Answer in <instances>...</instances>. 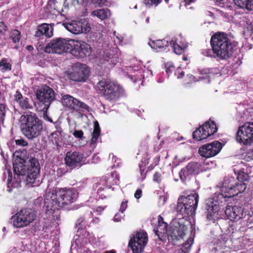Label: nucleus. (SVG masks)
<instances>
[{"label":"nucleus","mask_w":253,"mask_h":253,"mask_svg":"<svg viewBox=\"0 0 253 253\" xmlns=\"http://www.w3.org/2000/svg\"><path fill=\"white\" fill-rule=\"evenodd\" d=\"M48 194L51 197V201L46 207V213L51 214L56 219L58 214H53L57 213L60 208L74 202L78 197L77 191H49Z\"/></svg>","instance_id":"1"},{"label":"nucleus","mask_w":253,"mask_h":253,"mask_svg":"<svg viewBox=\"0 0 253 253\" xmlns=\"http://www.w3.org/2000/svg\"><path fill=\"white\" fill-rule=\"evenodd\" d=\"M211 43L214 53L222 59H226L232 55L235 46L224 33L214 34Z\"/></svg>","instance_id":"2"},{"label":"nucleus","mask_w":253,"mask_h":253,"mask_svg":"<svg viewBox=\"0 0 253 253\" xmlns=\"http://www.w3.org/2000/svg\"><path fill=\"white\" fill-rule=\"evenodd\" d=\"M20 121L25 126L22 131L27 138L33 139L40 135L43 128L42 123L35 114L22 115Z\"/></svg>","instance_id":"3"},{"label":"nucleus","mask_w":253,"mask_h":253,"mask_svg":"<svg viewBox=\"0 0 253 253\" xmlns=\"http://www.w3.org/2000/svg\"><path fill=\"white\" fill-rule=\"evenodd\" d=\"M99 93L110 100L118 98L123 93V89L118 84L109 80H102L96 85Z\"/></svg>","instance_id":"4"},{"label":"nucleus","mask_w":253,"mask_h":253,"mask_svg":"<svg viewBox=\"0 0 253 253\" xmlns=\"http://www.w3.org/2000/svg\"><path fill=\"white\" fill-rule=\"evenodd\" d=\"M37 218L36 212L29 209H22L12 215L11 222L14 227L22 228L29 226Z\"/></svg>","instance_id":"5"},{"label":"nucleus","mask_w":253,"mask_h":253,"mask_svg":"<svg viewBox=\"0 0 253 253\" xmlns=\"http://www.w3.org/2000/svg\"><path fill=\"white\" fill-rule=\"evenodd\" d=\"M237 179L238 181H236L232 177L224 178L223 181L217 185V187L226 190H234L235 189L246 190L247 186L245 182L248 180V174L243 171H240L239 172Z\"/></svg>","instance_id":"6"},{"label":"nucleus","mask_w":253,"mask_h":253,"mask_svg":"<svg viewBox=\"0 0 253 253\" xmlns=\"http://www.w3.org/2000/svg\"><path fill=\"white\" fill-rule=\"evenodd\" d=\"M71 39L56 38L52 40L45 47L44 51L48 53L61 54L63 52H70L71 49Z\"/></svg>","instance_id":"7"},{"label":"nucleus","mask_w":253,"mask_h":253,"mask_svg":"<svg viewBox=\"0 0 253 253\" xmlns=\"http://www.w3.org/2000/svg\"><path fill=\"white\" fill-rule=\"evenodd\" d=\"M236 139L241 144L249 146L253 144V123L246 122L239 126Z\"/></svg>","instance_id":"8"},{"label":"nucleus","mask_w":253,"mask_h":253,"mask_svg":"<svg viewBox=\"0 0 253 253\" xmlns=\"http://www.w3.org/2000/svg\"><path fill=\"white\" fill-rule=\"evenodd\" d=\"M187 227L183 223V219H175L170 223L169 236V241L173 244L175 242L183 238L185 235Z\"/></svg>","instance_id":"9"},{"label":"nucleus","mask_w":253,"mask_h":253,"mask_svg":"<svg viewBox=\"0 0 253 253\" xmlns=\"http://www.w3.org/2000/svg\"><path fill=\"white\" fill-rule=\"evenodd\" d=\"M148 241L147 234L144 231L137 232L129 241L128 246L134 253H141Z\"/></svg>","instance_id":"10"},{"label":"nucleus","mask_w":253,"mask_h":253,"mask_svg":"<svg viewBox=\"0 0 253 253\" xmlns=\"http://www.w3.org/2000/svg\"><path fill=\"white\" fill-rule=\"evenodd\" d=\"M62 103L69 109L78 112V117H81L83 113L88 111L86 104L69 95L63 96Z\"/></svg>","instance_id":"11"},{"label":"nucleus","mask_w":253,"mask_h":253,"mask_svg":"<svg viewBox=\"0 0 253 253\" xmlns=\"http://www.w3.org/2000/svg\"><path fill=\"white\" fill-rule=\"evenodd\" d=\"M37 99L44 105L43 110H47L51 103L55 99L54 90L48 86L44 85L37 90Z\"/></svg>","instance_id":"12"},{"label":"nucleus","mask_w":253,"mask_h":253,"mask_svg":"<svg viewBox=\"0 0 253 253\" xmlns=\"http://www.w3.org/2000/svg\"><path fill=\"white\" fill-rule=\"evenodd\" d=\"M70 52L74 56L83 58L91 53V48L86 42L81 41L72 40Z\"/></svg>","instance_id":"13"},{"label":"nucleus","mask_w":253,"mask_h":253,"mask_svg":"<svg viewBox=\"0 0 253 253\" xmlns=\"http://www.w3.org/2000/svg\"><path fill=\"white\" fill-rule=\"evenodd\" d=\"M225 213L230 220L236 221L246 217L248 214H251L243 207L237 205L227 206Z\"/></svg>","instance_id":"14"},{"label":"nucleus","mask_w":253,"mask_h":253,"mask_svg":"<svg viewBox=\"0 0 253 253\" xmlns=\"http://www.w3.org/2000/svg\"><path fill=\"white\" fill-rule=\"evenodd\" d=\"M26 166L27 169V181L29 183L33 184L40 173V164L37 159L31 158L28 162Z\"/></svg>","instance_id":"15"},{"label":"nucleus","mask_w":253,"mask_h":253,"mask_svg":"<svg viewBox=\"0 0 253 253\" xmlns=\"http://www.w3.org/2000/svg\"><path fill=\"white\" fill-rule=\"evenodd\" d=\"M222 149V144L217 141L208 143L201 146L199 149V153L201 156L210 158L216 155Z\"/></svg>","instance_id":"16"},{"label":"nucleus","mask_w":253,"mask_h":253,"mask_svg":"<svg viewBox=\"0 0 253 253\" xmlns=\"http://www.w3.org/2000/svg\"><path fill=\"white\" fill-rule=\"evenodd\" d=\"M252 212L251 214L244 218L240 219V222H233L229 226V230L232 233L240 232L241 233H244L248 230L250 228L249 226L253 223V217Z\"/></svg>","instance_id":"17"},{"label":"nucleus","mask_w":253,"mask_h":253,"mask_svg":"<svg viewBox=\"0 0 253 253\" xmlns=\"http://www.w3.org/2000/svg\"><path fill=\"white\" fill-rule=\"evenodd\" d=\"M65 28L74 34H86L90 30V25L82 21H73L64 24Z\"/></svg>","instance_id":"18"},{"label":"nucleus","mask_w":253,"mask_h":253,"mask_svg":"<svg viewBox=\"0 0 253 253\" xmlns=\"http://www.w3.org/2000/svg\"><path fill=\"white\" fill-rule=\"evenodd\" d=\"M205 170L203 166L198 163H190L179 172V176L182 180L189 178L192 174H197Z\"/></svg>","instance_id":"19"},{"label":"nucleus","mask_w":253,"mask_h":253,"mask_svg":"<svg viewBox=\"0 0 253 253\" xmlns=\"http://www.w3.org/2000/svg\"><path fill=\"white\" fill-rule=\"evenodd\" d=\"M66 164L72 168L81 166L84 162V157L83 154L79 152H68L65 158Z\"/></svg>","instance_id":"20"},{"label":"nucleus","mask_w":253,"mask_h":253,"mask_svg":"<svg viewBox=\"0 0 253 253\" xmlns=\"http://www.w3.org/2000/svg\"><path fill=\"white\" fill-rule=\"evenodd\" d=\"M119 175L116 172H113L107 179L103 180L101 184H96V188L98 190H104L106 188L114 190L115 188L112 187V185H117L119 183Z\"/></svg>","instance_id":"21"},{"label":"nucleus","mask_w":253,"mask_h":253,"mask_svg":"<svg viewBox=\"0 0 253 253\" xmlns=\"http://www.w3.org/2000/svg\"><path fill=\"white\" fill-rule=\"evenodd\" d=\"M187 46V42L181 38L180 40L177 39L174 41L173 40L169 41V47L173 49L174 52L177 54H181L184 52Z\"/></svg>","instance_id":"22"},{"label":"nucleus","mask_w":253,"mask_h":253,"mask_svg":"<svg viewBox=\"0 0 253 253\" xmlns=\"http://www.w3.org/2000/svg\"><path fill=\"white\" fill-rule=\"evenodd\" d=\"M178 200L176 207V211L185 217L193 216L195 214L196 209L191 207V206L185 205L183 202H180Z\"/></svg>","instance_id":"23"},{"label":"nucleus","mask_w":253,"mask_h":253,"mask_svg":"<svg viewBox=\"0 0 253 253\" xmlns=\"http://www.w3.org/2000/svg\"><path fill=\"white\" fill-rule=\"evenodd\" d=\"M74 80L81 82L86 77L88 70L86 66L84 64H77L74 69Z\"/></svg>","instance_id":"24"},{"label":"nucleus","mask_w":253,"mask_h":253,"mask_svg":"<svg viewBox=\"0 0 253 253\" xmlns=\"http://www.w3.org/2000/svg\"><path fill=\"white\" fill-rule=\"evenodd\" d=\"M53 28L50 24L43 23L38 26L35 33L36 37L45 36L47 38H50L53 36Z\"/></svg>","instance_id":"25"},{"label":"nucleus","mask_w":253,"mask_h":253,"mask_svg":"<svg viewBox=\"0 0 253 253\" xmlns=\"http://www.w3.org/2000/svg\"><path fill=\"white\" fill-rule=\"evenodd\" d=\"M206 208L208 211L207 218L210 220H214V214L219 210V206L211 199L207 203Z\"/></svg>","instance_id":"26"},{"label":"nucleus","mask_w":253,"mask_h":253,"mask_svg":"<svg viewBox=\"0 0 253 253\" xmlns=\"http://www.w3.org/2000/svg\"><path fill=\"white\" fill-rule=\"evenodd\" d=\"M168 224L164 222V218L160 215L158 219V224L154 228V232L160 239L161 237L165 236L167 232Z\"/></svg>","instance_id":"27"},{"label":"nucleus","mask_w":253,"mask_h":253,"mask_svg":"<svg viewBox=\"0 0 253 253\" xmlns=\"http://www.w3.org/2000/svg\"><path fill=\"white\" fill-rule=\"evenodd\" d=\"M148 44L152 48L158 51L169 50V42L166 40L151 41Z\"/></svg>","instance_id":"28"},{"label":"nucleus","mask_w":253,"mask_h":253,"mask_svg":"<svg viewBox=\"0 0 253 253\" xmlns=\"http://www.w3.org/2000/svg\"><path fill=\"white\" fill-rule=\"evenodd\" d=\"M14 100L23 109H28L32 108V105L29 102V99L26 97H23L22 94L18 91H17L14 94Z\"/></svg>","instance_id":"29"},{"label":"nucleus","mask_w":253,"mask_h":253,"mask_svg":"<svg viewBox=\"0 0 253 253\" xmlns=\"http://www.w3.org/2000/svg\"><path fill=\"white\" fill-rule=\"evenodd\" d=\"M91 16L97 17L101 20L107 19L110 18L111 12L108 8L97 9L91 12Z\"/></svg>","instance_id":"30"},{"label":"nucleus","mask_w":253,"mask_h":253,"mask_svg":"<svg viewBox=\"0 0 253 253\" xmlns=\"http://www.w3.org/2000/svg\"><path fill=\"white\" fill-rule=\"evenodd\" d=\"M104 63L111 66H114L118 60V56L113 54L111 50H106L103 55Z\"/></svg>","instance_id":"31"},{"label":"nucleus","mask_w":253,"mask_h":253,"mask_svg":"<svg viewBox=\"0 0 253 253\" xmlns=\"http://www.w3.org/2000/svg\"><path fill=\"white\" fill-rule=\"evenodd\" d=\"M204 129V132L206 134H208V137L213 135L216 132L217 128L213 121H208L206 122L201 126Z\"/></svg>","instance_id":"32"},{"label":"nucleus","mask_w":253,"mask_h":253,"mask_svg":"<svg viewBox=\"0 0 253 253\" xmlns=\"http://www.w3.org/2000/svg\"><path fill=\"white\" fill-rule=\"evenodd\" d=\"M199 195L197 193H194L193 194L189 195L184 198L183 204L191 206V207H193L195 209H197L198 204Z\"/></svg>","instance_id":"33"},{"label":"nucleus","mask_w":253,"mask_h":253,"mask_svg":"<svg viewBox=\"0 0 253 253\" xmlns=\"http://www.w3.org/2000/svg\"><path fill=\"white\" fill-rule=\"evenodd\" d=\"M7 175V186L8 188H17L20 186L19 182H14L12 180V172L10 169L8 168H6L4 171L3 176L6 177Z\"/></svg>","instance_id":"34"},{"label":"nucleus","mask_w":253,"mask_h":253,"mask_svg":"<svg viewBox=\"0 0 253 253\" xmlns=\"http://www.w3.org/2000/svg\"><path fill=\"white\" fill-rule=\"evenodd\" d=\"M244 191H242V192H240V191H239V193H231L230 191H224L223 193H218L217 194V198L219 200L224 199L225 201H227L228 199L231 198H234V200H237V197L238 196V195L242 193Z\"/></svg>","instance_id":"35"},{"label":"nucleus","mask_w":253,"mask_h":253,"mask_svg":"<svg viewBox=\"0 0 253 253\" xmlns=\"http://www.w3.org/2000/svg\"><path fill=\"white\" fill-rule=\"evenodd\" d=\"M13 169L15 174L17 175H23L27 174L26 166L24 165L23 163L15 162L13 164Z\"/></svg>","instance_id":"36"},{"label":"nucleus","mask_w":253,"mask_h":253,"mask_svg":"<svg viewBox=\"0 0 253 253\" xmlns=\"http://www.w3.org/2000/svg\"><path fill=\"white\" fill-rule=\"evenodd\" d=\"M12 62L9 58H3L0 61V70L2 72L10 71L11 70Z\"/></svg>","instance_id":"37"},{"label":"nucleus","mask_w":253,"mask_h":253,"mask_svg":"<svg viewBox=\"0 0 253 253\" xmlns=\"http://www.w3.org/2000/svg\"><path fill=\"white\" fill-rule=\"evenodd\" d=\"M100 134V128L97 122L94 123V130L92 134V138L90 141L91 145H94L96 142Z\"/></svg>","instance_id":"38"},{"label":"nucleus","mask_w":253,"mask_h":253,"mask_svg":"<svg viewBox=\"0 0 253 253\" xmlns=\"http://www.w3.org/2000/svg\"><path fill=\"white\" fill-rule=\"evenodd\" d=\"M193 136L194 138L199 141L208 138V134H206V132H204V129L201 126L193 132Z\"/></svg>","instance_id":"39"},{"label":"nucleus","mask_w":253,"mask_h":253,"mask_svg":"<svg viewBox=\"0 0 253 253\" xmlns=\"http://www.w3.org/2000/svg\"><path fill=\"white\" fill-rule=\"evenodd\" d=\"M104 191H94L91 193L90 199H95L96 201L103 200L107 199L108 196L103 193Z\"/></svg>","instance_id":"40"},{"label":"nucleus","mask_w":253,"mask_h":253,"mask_svg":"<svg viewBox=\"0 0 253 253\" xmlns=\"http://www.w3.org/2000/svg\"><path fill=\"white\" fill-rule=\"evenodd\" d=\"M88 224L84 217H80L79 218L76 222V227L78 229L77 232L79 230L84 229L88 226Z\"/></svg>","instance_id":"41"},{"label":"nucleus","mask_w":253,"mask_h":253,"mask_svg":"<svg viewBox=\"0 0 253 253\" xmlns=\"http://www.w3.org/2000/svg\"><path fill=\"white\" fill-rule=\"evenodd\" d=\"M234 3L241 8H251L250 0H233Z\"/></svg>","instance_id":"42"},{"label":"nucleus","mask_w":253,"mask_h":253,"mask_svg":"<svg viewBox=\"0 0 253 253\" xmlns=\"http://www.w3.org/2000/svg\"><path fill=\"white\" fill-rule=\"evenodd\" d=\"M13 42L14 43L18 42L20 41L21 34L20 33L16 30H13L11 35Z\"/></svg>","instance_id":"43"},{"label":"nucleus","mask_w":253,"mask_h":253,"mask_svg":"<svg viewBox=\"0 0 253 253\" xmlns=\"http://www.w3.org/2000/svg\"><path fill=\"white\" fill-rule=\"evenodd\" d=\"M160 0H144V4L148 7L153 5L157 6L160 3Z\"/></svg>","instance_id":"44"},{"label":"nucleus","mask_w":253,"mask_h":253,"mask_svg":"<svg viewBox=\"0 0 253 253\" xmlns=\"http://www.w3.org/2000/svg\"><path fill=\"white\" fill-rule=\"evenodd\" d=\"M186 79L187 80V83H192L194 82H197L200 80L203 79V78L201 77H196L192 75H187L186 77Z\"/></svg>","instance_id":"45"},{"label":"nucleus","mask_w":253,"mask_h":253,"mask_svg":"<svg viewBox=\"0 0 253 253\" xmlns=\"http://www.w3.org/2000/svg\"><path fill=\"white\" fill-rule=\"evenodd\" d=\"M191 244H190L189 243H185L183 244L181 250H179V252H183L185 253L186 252L188 251L191 248Z\"/></svg>","instance_id":"46"},{"label":"nucleus","mask_w":253,"mask_h":253,"mask_svg":"<svg viewBox=\"0 0 253 253\" xmlns=\"http://www.w3.org/2000/svg\"><path fill=\"white\" fill-rule=\"evenodd\" d=\"M5 106L3 104H0V124L3 123L4 116Z\"/></svg>","instance_id":"47"},{"label":"nucleus","mask_w":253,"mask_h":253,"mask_svg":"<svg viewBox=\"0 0 253 253\" xmlns=\"http://www.w3.org/2000/svg\"><path fill=\"white\" fill-rule=\"evenodd\" d=\"M73 135L77 138L82 139L83 137L84 132L82 130H76Z\"/></svg>","instance_id":"48"},{"label":"nucleus","mask_w":253,"mask_h":253,"mask_svg":"<svg viewBox=\"0 0 253 253\" xmlns=\"http://www.w3.org/2000/svg\"><path fill=\"white\" fill-rule=\"evenodd\" d=\"M166 72L169 75L174 70V67L171 63H167L166 65Z\"/></svg>","instance_id":"49"},{"label":"nucleus","mask_w":253,"mask_h":253,"mask_svg":"<svg viewBox=\"0 0 253 253\" xmlns=\"http://www.w3.org/2000/svg\"><path fill=\"white\" fill-rule=\"evenodd\" d=\"M184 75V72L180 68L177 69L174 73V75L177 77V79L182 78Z\"/></svg>","instance_id":"50"},{"label":"nucleus","mask_w":253,"mask_h":253,"mask_svg":"<svg viewBox=\"0 0 253 253\" xmlns=\"http://www.w3.org/2000/svg\"><path fill=\"white\" fill-rule=\"evenodd\" d=\"M93 3L99 6H102L106 4L107 0H91Z\"/></svg>","instance_id":"51"},{"label":"nucleus","mask_w":253,"mask_h":253,"mask_svg":"<svg viewBox=\"0 0 253 253\" xmlns=\"http://www.w3.org/2000/svg\"><path fill=\"white\" fill-rule=\"evenodd\" d=\"M127 201H123L120 208V211L123 213L127 207Z\"/></svg>","instance_id":"52"},{"label":"nucleus","mask_w":253,"mask_h":253,"mask_svg":"<svg viewBox=\"0 0 253 253\" xmlns=\"http://www.w3.org/2000/svg\"><path fill=\"white\" fill-rule=\"evenodd\" d=\"M7 30V26L3 22H0V33L4 34Z\"/></svg>","instance_id":"53"},{"label":"nucleus","mask_w":253,"mask_h":253,"mask_svg":"<svg viewBox=\"0 0 253 253\" xmlns=\"http://www.w3.org/2000/svg\"><path fill=\"white\" fill-rule=\"evenodd\" d=\"M16 144L18 145L25 146L27 145V142L23 139H18L16 140Z\"/></svg>","instance_id":"54"},{"label":"nucleus","mask_w":253,"mask_h":253,"mask_svg":"<svg viewBox=\"0 0 253 253\" xmlns=\"http://www.w3.org/2000/svg\"><path fill=\"white\" fill-rule=\"evenodd\" d=\"M153 179L155 182H159L161 180V174L159 173H156L154 175Z\"/></svg>","instance_id":"55"},{"label":"nucleus","mask_w":253,"mask_h":253,"mask_svg":"<svg viewBox=\"0 0 253 253\" xmlns=\"http://www.w3.org/2000/svg\"><path fill=\"white\" fill-rule=\"evenodd\" d=\"M106 208V206H98L96 208L95 211L98 212L99 214H100L101 212L105 209Z\"/></svg>","instance_id":"56"},{"label":"nucleus","mask_w":253,"mask_h":253,"mask_svg":"<svg viewBox=\"0 0 253 253\" xmlns=\"http://www.w3.org/2000/svg\"><path fill=\"white\" fill-rule=\"evenodd\" d=\"M142 196V191H136L134 194V197L136 199H139Z\"/></svg>","instance_id":"57"},{"label":"nucleus","mask_w":253,"mask_h":253,"mask_svg":"<svg viewBox=\"0 0 253 253\" xmlns=\"http://www.w3.org/2000/svg\"><path fill=\"white\" fill-rule=\"evenodd\" d=\"M121 218L122 216L119 213H116L114 217V220L115 221H120Z\"/></svg>","instance_id":"58"},{"label":"nucleus","mask_w":253,"mask_h":253,"mask_svg":"<svg viewBox=\"0 0 253 253\" xmlns=\"http://www.w3.org/2000/svg\"><path fill=\"white\" fill-rule=\"evenodd\" d=\"M65 2H67V4H74L75 2L77 1V3H79V0H64Z\"/></svg>","instance_id":"59"},{"label":"nucleus","mask_w":253,"mask_h":253,"mask_svg":"<svg viewBox=\"0 0 253 253\" xmlns=\"http://www.w3.org/2000/svg\"><path fill=\"white\" fill-rule=\"evenodd\" d=\"M103 253H116V252L114 250H112L109 251H106L104 252Z\"/></svg>","instance_id":"60"},{"label":"nucleus","mask_w":253,"mask_h":253,"mask_svg":"<svg viewBox=\"0 0 253 253\" xmlns=\"http://www.w3.org/2000/svg\"><path fill=\"white\" fill-rule=\"evenodd\" d=\"M144 73L147 74V75H150L151 76L152 75V72L151 70L148 69L144 71Z\"/></svg>","instance_id":"61"},{"label":"nucleus","mask_w":253,"mask_h":253,"mask_svg":"<svg viewBox=\"0 0 253 253\" xmlns=\"http://www.w3.org/2000/svg\"><path fill=\"white\" fill-rule=\"evenodd\" d=\"M196 0H184L186 4H190L192 2H194Z\"/></svg>","instance_id":"62"},{"label":"nucleus","mask_w":253,"mask_h":253,"mask_svg":"<svg viewBox=\"0 0 253 253\" xmlns=\"http://www.w3.org/2000/svg\"><path fill=\"white\" fill-rule=\"evenodd\" d=\"M27 49L28 50H32V49H33V46H31V45H28V46H27Z\"/></svg>","instance_id":"63"},{"label":"nucleus","mask_w":253,"mask_h":253,"mask_svg":"<svg viewBox=\"0 0 253 253\" xmlns=\"http://www.w3.org/2000/svg\"><path fill=\"white\" fill-rule=\"evenodd\" d=\"M149 17H147L146 19V22L147 23H148L149 22Z\"/></svg>","instance_id":"64"}]
</instances>
